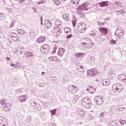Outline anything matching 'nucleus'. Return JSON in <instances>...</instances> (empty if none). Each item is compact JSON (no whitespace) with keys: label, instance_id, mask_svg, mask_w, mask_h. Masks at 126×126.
I'll return each mask as SVG.
<instances>
[{"label":"nucleus","instance_id":"f257e3e1","mask_svg":"<svg viewBox=\"0 0 126 126\" xmlns=\"http://www.w3.org/2000/svg\"><path fill=\"white\" fill-rule=\"evenodd\" d=\"M54 34L56 37L61 36L62 30H61V21L60 20H56L55 21V26L53 30Z\"/></svg>","mask_w":126,"mask_h":126},{"label":"nucleus","instance_id":"f03ea898","mask_svg":"<svg viewBox=\"0 0 126 126\" xmlns=\"http://www.w3.org/2000/svg\"><path fill=\"white\" fill-rule=\"evenodd\" d=\"M87 29V25L81 22L77 23V30L80 33H85Z\"/></svg>","mask_w":126,"mask_h":126},{"label":"nucleus","instance_id":"7ed1b4c3","mask_svg":"<svg viewBox=\"0 0 126 126\" xmlns=\"http://www.w3.org/2000/svg\"><path fill=\"white\" fill-rule=\"evenodd\" d=\"M82 104L84 107L89 109L91 106V100H90L88 97H84L82 99Z\"/></svg>","mask_w":126,"mask_h":126},{"label":"nucleus","instance_id":"20e7f679","mask_svg":"<svg viewBox=\"0 0 126 126\" xmlns=\"http://www.w3.org/2000/svg\"><path fill=\"white\" fill-rule=\"evenodd\" d=\"M41 51L43 54H48L50 51V45L47 44H43L41 48Z\"/></svg>","mask_w":126,"mask_h":126},{"label":"nucleus","instance_id":"39448f33","mask_svg":"<svg viewBox=\"0 0 126 126\" xmlns=\"http://www.w3.org/2000/svg\"><path fill=\"white\" fill-rule=\"evenodd\" d=\"M99 73H100V72L95 69H92L87 71L88 76H95V75L99 74Z\"/></svg>","mask_w":126,"mask_h":126},{"label":"nucleus","instance_id":"423d86ee","mask_svg":"<svg viewBox=\"0 0 126 126\" xmlns=\"http://www.w3.org/2000/svg\"><path fill=\"white\" fill-rule=\"evenodd\" d=\"M88 6H89V4L88 3L84 2L78 7V9H81V10H88Z\"/></svg>","mask_w":126,"mask_h":126},{"label":"nucleus","instance_id":"0eeeda50","mask_svg":"<svg viewBox=\"0 0 126 126\" xmlns=\"http://www.w3.org/2000/svg\"><path fill=\"white\" fill-rule=\"evenodd\" d=\"M69 91H72L73 93H76L78 91V88L75 86H70L69 88Z\"/></svg>","mask_w":126,"mask_h":126},{"label":"nucleus","instance_id":"6e6552de","mask_svg":"<svg viewBox=\"0 0 126 126\" xmlns=\"http://www.w3.org/2000/svg\"><path fill=\"white\" fill-rule=\"evenodd\" d=\"M46 41V36H40L37 39V43H43Z\"/></svg>","mask_w":126,"mask_h":126},{"label":"nucleus","instance_id":"1a4fd4ad","mask_svg":"<svg viewBox=\"0 0 126 126\" xmlns=\"http://www.w3.org/2000/svg\"><path fill=\"white\" fill-rule=\"evenodd\" d=\"M44 26L47 29H49L52 27V24L50 23L48 20L45 21Z\"/></svg>","mask_w":126,"mask_h":126},{"label":"nucleus","instance_id":"9d476101","mask_svg":"<svg viewBox=\"0 0 126 126\" xmlns=\"http://www.w3.org/2000/svg\"><path fill=\"white\" fill-rule=\"evenodd\" d=\"M99 30L101 33H104V35L108 34V30L105 28H99Z\"/></svg>","mask_w":126,"mask_h":126},{"label":"nucleus","instance_id":"9b49d317","mask_svg":"<svg viewBox=\"0 0 126 126\" xmlns=\"http://www.w3.org/2000/svg\"><path fill=\"white\" fill-rule=\"evenodd\" d=\"M77 13H78V14H79L81 17H82V18H85V15L84 14V13H83V12H82V11H81V9H78V8H77Z\"/></svg>","mask_w":126,"mask_h":126},{"label":"nucleus","instance_id":"f8f14e48","mask_svg":"<svg viewBox=\"0 0 126 126\" xmlns=\"http://www.w3.org/2000/svg\"><path fill=\"white\" fill-rule=\"evenodd\" d=\"M20 100L21 103H24L27 100V96L26 95H21L20 96Z\"/></svg>","mask_w":126,"mask_h":126},{"label":"nucleus","instance_id":"ddd939ff","mask_svg":"<svg viewBox=\"0 0 126 126\" xmlns=\"http://www.w3.org/2000/svg\"><path fill=\"white\" fill-rule=\"evenodd\" d=\"M63 54H64V49L60 48L58 51V55L62 57V56H63Z\"/></svg>","mask_w":126,"mask_h":126},{"label":"nucleus","instance_id":"4468645a","mask_svg":"<svg viewBox=\"0 0 126 126\" xmlns=\"http://www.w3.org/2000/svg\"><path fill=\"white\" fill-rule=\"evenodd\" d=\"M102 83L104 86H109L110 85V81L108 79L103 80Z\"/></svg>","mask_w":126,"mask_h":126},{"label":"nucleus","instance_id":"2eb2a0df","mask_svg":"<svg viewBox=\"0 0 126 126\" xmlns=\"http://www.w3.org/2000/svg\"><path fill=\"white\" fill-rule=\"evenodd\" d=\"M98 4H99V6H100V7H103L106 5H109L107 1L101 2L99 3H98Z\"/></svg>","mask_w":126,"mask_h":126},{"label":"nucleus","instance_id":"dca6fc26","mask_svg":"<svg viewBox=\"0 0 126 126\" xmlns=\"http://www.w3.org/2000/svg\"><path fill=\"white\" fill-rule=\"evenodd\" d=\"M120 86L118 85H114L113 86V91L114 92H117V91H119L120 90Z\"/></svg>","mask_w":126,"mask_h":126},{"label":"nucleus","instance_id":"f3484780","mask_svg":"<svg viewBox=\"0 0 126 126\" xmlns=\"http://www.w3.org/2000/svg\"><path fill=\"white\" fill-rule=\"evenodd\" d=\"M71 29H70L69 27H66L64 28V31L65 33L68 34V33H70Z\"/></svg>","mask_w":126,"mask_h":126},{"label":"nucleus","instance_id":"a211bd4d","mask_svg":"<svg viewBox=\"0 0 126 126\" xmlns=\"http://www.w3.org/2000/svg\"><path fill=\"white\" fill-rule=\"evenodd\" d=\"M53 1L56 5H60V4H62L61 0H53Z\"/></svg>","mask_w":126,"mask_h":126},{"label":"nucleus","instance_id":"6ab92c4d","mask_svg":"<svg viewBox=\"0 0 126 126\" xmlns=\"http://www.w3.org/2000/svg\"><path fill=\"white\" fill-rule=\"evenodd\" d=\"M119 78L121 80H126V76L124 74L119 75Z\"/></svg>","mask_w":126,"mask_h":126},{"label":"nucleus","instance_id":"aec40b11","mask_svg":"<svg viewBox=\"0 0 126 126\" xmlns=\"http://www.w3.org/2000/svg\"><path fill=\"white\" fill-rule=\"evenodd\" d=\"M26 57H27V58H30L31 57H33V56L34 55V54H33V53L32 52H28L26 53Z\"/></svg>","mask_w":126,"mask_h":126},{"label":"nucleus","instance_id":"412c9836","mask_svg":"<svg viewBox=\"0 0 126 126\" xmlns=\"http://www.w3.org/2000/svg\"><path fill=\"white\" fill-rule=\"evenodd\" d=\"M13 40L15 41V42H19V37L16 35V36H13Z\"/></svg>","mask_w":126,"mask_h":126},{"label":"nucleus","instance_id":"4be33fe9","mask_svg":"<svg viewBox=\"0 0 126 126\" xmlns=\"http://www.w3.org/2000/svg\"><path fill=\"white\" fill-rule=\"evenodd\" d=\"M57 59L58 57L56 56H52L50 57V61H52V62H56Z\"/></svg>","mask_w":126,"mask_h":126},{"label":"nucleus","instance_id":"5701e85b","mask_svg":"<svg viewBox=\"0 0 126 126\" xmlns=\"http://www.w3.org/2000/svg\"><path fill=\"white\" fill-rule=\"evenodd\" d=\"M80 0H71V3L74 4H79Z\"/></svg>","mask_w":126,"mask_h":126},{"label":"nucleus","instance_id":"b1692460","mask_svg":"<svg viewBox=\"0 0 126 126\" xmlns=\"http://www.w3.org/2000/svg\"><path fill=\"white\" fill-rule=\"evenodd\" d=\"M18 33L19 34V35H24L25 34V32H24V31L22 30H18Z\"/></svg>","mask_w":126,"mask_h":126},{"label":"nucleus","instance_id":"393cba45","mask_svg":"<svg viewBox=\"0 0 126 126\" xmlns=\"http://www.w3.org/2000/svg\"><path fill=\"white\" fill-rule=\"evenodd\" d=\"M72 23L73 24V26L74 27H75V25H76V18H74L72 22Z\"/></svg>","mask_w":126,"mask_h":126},{"label":"nucleus","instance_id":"a878e982","mask_svg":"<svg viewBox=\"0 0 126 126\" xmlns=\"http://www.w3.org/2000/svg\"><path fill=\"white\" fill-rule=\"evenodd\" d=\"M6 107L8 110H9L11 108V104L8 103L6 104Z\"/></svg>","mask_w":126,"mask_h":126},{"label":"nucleus","instance_id":"bb28decb","mask_svg":"<svg viewBox=\"0 0 126 126\" xmlns=\"http://www.w3.org/2000/svg\"><path fill=\"white\" fill-rule=\"evenodd\" d=\"M76 57H82V56H84V53H77L76 54Z\"/></svg>","mask_w":126,"mask_h":126},{"label":"nucleus","instance_id":"cd10ccee","mask_svg":"<svg viewBox=\"0 0 126 126\" xmlns=\"http://www.w3.org/2000/svg\"><path fill=\"white\" fill-rule=\"evenodd\" d=\"M111 124L113 126H116V125H117V121H114L112 122H111Z\"/></svg>","mask_w":126,"mask_h":126},{"label":"nucleus","instance_id":"c85d7f7f","mask_svg":"<svg viewBox=\"0 0 126 126\" xmlns=\"http://www.w3.org/2000/svg\"><path fill=\"white\" fill-rule=\"evenodd\" d=\"M0 104L1 105H4V104H5V100H4V99H1L0 101Z\"/></svg>","mask_w":126,"mask_h":126},{"label":"nucleus","instance_id":"c756f323","mask_svg":"<svg viewBox=\"0 0 126 126\" xmlns=\"http://www.w3.org/2000/svg\"><path fill=\"white\" fill-rule=\"evenodd\" d=\"M78 99H79V96H76V97H75L74 99V102H76L77 101H78Z\"/></svg>","mask_w":126,"mask_h":126},{"label":"nucleus","instance_id":"7c9ffc66","mask_svg":"<svg viewBox=\"0 0 126 126\" xmlns=\"http://www.w3.org/2000/svg\"><path fill=\"white\" fill-rule=\"evenodd\" d=\"M121 125H126V120H122L120 122Z\"/></svg>","mask_w":126,"mask_h":126},{"label":"nucleus","instance_id":"2f4dec72","mask_svg":"<svg viewBox=\"0 0 126 126\" xmlns=\"http://www.w3.org/2000/svg\"><path fill=\"white\" fill-rule=\"evenodd\" d=\"M63 19H65V20H67V19H68V17H67L66 15H64L63 16Z\"/></svg>","mask_w":126,"mask_h":126},{"label":"nucleus","instance_id":"473e14b6","mask_svg":"<svg viewBox=\"0 0 126 126\" xmlns=\"http://www.w3.org/2000/svg\"><path fill=\"white\" fill-rule=\"evenodd\" d=\"M57 49H58V47H57V46H55L53 49V53H56Z\"/></svg>","mask_w":126,"mask_h":126},{"label":"nucleus","instance_id":"72a5a7b5","mask_svg":"<svg viewBox=\"0 0 126 126\" xmlns=\"http://www.w3.org/2000/svg\"><path fill=\"white\" fill-rule=\"evenodd\" d=\"M56 110H53L51 111V113L52 115H55L56 114Z\"/></svg>","mask_w":126,"mask_h":126},{"label":"nucleus","instance_id":"f704fd0d","mask_svg":"<svg viewBox=\"0 0 126 126\" xmlns=\"http://www.w3.org/2000/svg\"><path fill=\"white\" fill-rule=\"evenodd\" d=\"M71 37H72V34H69L66 36V39H69V38H71Z\"/></svg>","mask_w":126,"mask_h":126},{"label":"nucleus","instance_id":"c9c22d12","mask_svg":"<svg viewBox=\"0 0 126 126\" xmlns=\"http://www.w3.org/2000/svg\"><path fill=\"white\" fill-rule=\"evenodd\" d=\"M120 11L121 12V13H126V11H125V10H121Z\"/></svg>","mask_w":126,"mask_h":126},{"label":"nucleus","instance_id":"e433bc0d","mask_svg":"<svg viewBox=\"0 0 126 126\" xmlns=\"http://www.w3.org/2000/svg\"><path fill=\"white\" fill-rule=\"evenodd\" d=\"M49 126H56V125L54 123H51L50 124Z\"/></svg>","mask_w":126,"mask_h":126},{"label":"nucleus","instance_id":"4c0bfd02","mask_svg":"<svg viewBox=\"0 0 126 126\" xmlns=\"http://www.w3.org/2000/svg\"><path fill=\"white\" fill-rule=\"evenodd\" d=\"M81 69H82V68H79V71H81V72H83V71H84V70H81Z\"/></svg>","mask_w":126,"mask_h":126},{"label":"nucleus","instance_id":"58836bf2","mask_svg":"<svg viewBox=\"0 0 126 126\" xmlns=\"http://www.w3.org/2000/svg\"><path fill=\"white\" fill-rule=\"evenodd\" d=\"M40 19H41V24H43V22H42V21H43V17H41Z\"/></svg>","mask_w":126,"mask_h":126},{"label":"nucleus","instance_id":"ea45409f","mask_svg":"<svg viewBox=\"0 0 126 126\" xmlns=\"http://www.w3.org/2000/svg\"><path fill=\"white\" fill-rule=\"evenodd\" d=\"M10 65H11V66H14V65H15L14 64L11 63Z\"/></svg>","mask_w":126,"mask_h":126},{"label":"nucleus","instance_id":"a19ab883","mask_svg":"<svg viewBox=\"0 0 126 126\" xmlns=\"http://www.w3.org/2000/svg\"><path fill=\"white\" fill-rule=\"evenodd\" d=\"M6 59H7V61H9L10 60V59L8 57H7Z\"/></svg>","mask_w":126,"mask_h":126},{"label":"nucleus","instance_id":"79ce46f5","mask_svg":"<svg viewBox=\"0 0 126 126\" xmlns=\"http://www.w3.org/2000/svg\"><path fill=\"white\" fill-rule=\"evenodd\" d=\"M44 74H45V72H42V75H44Z\"/></svg>","mask_w":126,"mask_h":126},{"label":"nucleus","instance_id":"37998d69","mask_svg":"<svg viewBox=\"0 0 126 126\" xmlns=\"http://www.w3.org/2000/svg\"><path fill=\"white\" fill-rule=\"evenodd\" d=\"M96 101H97V102H96L97 104H98V105L100 104V103L98 102H99V101H98V100H96Z\"/></svg>","mask_w":126,"mask_h":126},{"label":"nucleus","instance_id":"c03bdc74","mask_svg":"<svg viewBox=\"0 0 126 126\" xmlns=\"http://www.w3.org/2000/svg\"><path fill=\"white\" fill-rule=\"evenodd\" d=\"M2 14H3L2 13L0 12V16H1V15H2Z\"/></svg>","mask_w":126,"mask_h":126},{"label":"nucleus","instance_id":"a18cd8bd","mask_svg":"<svg viewBox=\"0 0 126 126\" xmlns=\"http://www.w3.org/2000/svg\"><path fill=\"white\" fill-rule=\"evenodd\" d=\"M89 90H91V88L90 89H87V91H89Z\"/></svg>","mask_w":126,"mask_h":126},{"label":"nucleus","instance_id":"49530a36","mask_svg":"<svg viewBox=\"0 0 126 126\" xmlns=\"http://www.w3.org/2000/svg\"><path fill=\"white\" fill-rule=\"evenodd\" d=\"M99 24H100V22H98V25H99Z\"/></svg>","mask_w":126,"mask_h":126},{"label":"nucleus","instance_id":"de8ad7c7","mask_svg":"<svg viewBox=\"0 0 126 126\" xmlns=\"http://www.w3.org/2000/svg\"><path fill=\"white\" fill-rule=\"evenodd\" d=\"M63 0V1H65V0Z\"/></svg>","mask_w":126,"mask_h":126}]
</instances>
